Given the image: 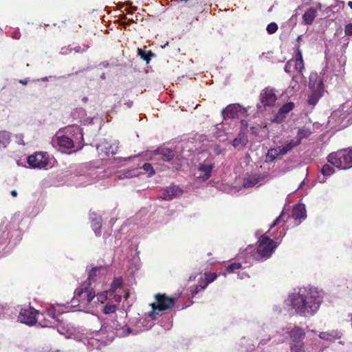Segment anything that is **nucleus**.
Here are the masks:
<instances>
[{"mask_svg":"<svg viewBox=\"0 0 352 352\" xmlns=\"http://www.w3.org/2000/svg\"><path fill=\"white\" fill-rule=\"evenodd\" d=\"M38 311L33 307L21 308L18 315V321L29 326L35 324L37 322L36 314Z\"/></svg>","mask_w":352,"mask_h":352,"instance_id":"nucleus-14","label":"nucleus"},{"mask_svg":"<svg viewBox=\"0 0 352 352\" xmlns=\"http://www.w3.org/2000/svg\"><path fill=\"white\" fill-rule=\"evenodd\" d=\"M295 83V85L298 84V79H297V76H292V83Z\"/></svg>","mask_w":352,"mask_h":352,"instance_id":"nucleus-61","label":"nucleus"},{"mask_svg":"<svg viewBox=\"0 0 352 352\" xmlns=\"http://www.w3.org/2000/svg\"><path fill=\"white\" fill-rule=\"evenodd\" d=\"M267 233H270V230L265 234H262L260 230L255 233L256 236L258 237L256 252L254 253L256 261L263 262L270 258L280 244V242L270 239Z\"/></svg>","mask_w":352,"mask_h":352,"instance_id":"nucleus-4","label":"nucleus"},{"mask_svg":"<svg viewBox=\"0 0 352 352\" xmlns=\"http://www.w3.org/2000/svg\"><path fill=\"white\" fill-rule=\"evenodd\" d=\"M241 267H243L241 262H234L228 265L226 271L227 273H233L235 272V270H239Z\"/></svg>","mask_w":352,"mask_h":352,"instance_id":"nucleus-41","label":"nucleus"},{"mask_svg":"<svg viewBox=\"0 0 352 352\" xmlns=\"http://www.w3.org/2000/svg\"><path fill=\"white\" fill-rule=\"evenodd\" d=\"M138 170L142 169L148 177H152L155 174V170L151 164L144 163L142 166L138 168Z\"/></svg>","mask_w":352,"mask_h":352,"instance_id":"nucleus-40","label":"nucleus"},{"mask_svg":"<svg viewBox=\"0 0 352 352\" xmlns=\"http://www.w3.org/2000/svg\"><path fill=\"white\" fill-rule=\"evenodd\" d=\"M294 108V104L292 102H289L284 104L278 110V113L275 116V120L280 122L284 118L285 114L290 112Z\"/></svg>","mask_w":352,"mask_h":352,"instance_id":"nucleus-25","label":"nucleus"},{"mask_svg":"<svg viewBox=\"0 0 352 352\" xmlns=\"http://www.w3.org/2000/svg\"><path fill=\"white\" fill-rule=\"evenodd\" d=\"M299 144V139L292 140L289 142L282 146L279 154H286L287 152L291 151L294 147L297 146Z\"/></svg>","mask_w":352,"mask_h":352,"instance_id":"nucleus-35","label":"nucleus"},{"mask_svg":"<svg viewBox=\"0 0 352 352\" xmlns=\"http://www.w3.org/2000/svg\"><path fill=\"white\" fill-rule=\"evenodd\" d=\"M21 219L20 212H16L1 230V246L5 245V254L9 253L21 240V231L19 230V222Z\"/></svg>","mask_w":352,"mask_h":352,"instance_id":"nucleus-3","label":"nucleus"},{"mask_svg":"<svg viewBox=\"0 0 352 352\" xmlns=\"http://www.w3.org/2000/svg\"><path fill=\"white\" fill-rule=\"evenodd\" d=\"M9 142V135L6 131H1V144L6 146V144Z\"/></svg>","mask_w":352,"mask_h":352,"instance_id":"nucleus-52","label":"nucleus"},{"mask_svg":"<svg viewBox=\"0 0 352 352\" xmlns=\"http://www.w3.org/2000/svg\"><path fill=\"white\" fill-rule=\"evenodd\" d=\"M344 33L346 36H352V23L345 25Z\"/></svg>","mask_w":352,"mask_h":352,"instance_id":"nucleus-53","label":"nucleus"},{"mask_svg":"<svg viewBox=\"0 0 352 352\" xmlns=\"http://www.w3.org/2000/svg\"><path fill=\"white\" fill-rule=\"evenodd\" d=\"M295 60H303L302 51L300 48V45L296 46V54Z\"/></svg>","mask_w":352,"mask_h":352,"instance_id":"nucleus-54","label":"nucleus"},{"mask_svg":"<svg viewBox=\"0 0 352 352\" xmlns=\"http://www.w3.org/2000/svg\"><path fill=\"white\" fill-rule=\"evenodd\" d=\"M217 167L216 160L213 155H208L204 160H200L196 165L194 175L199 182H205L211 177Z\"/></svg>","mask_w":352,"mask_h":352,"instance_id":"nucleus-6","label":"nucleus"},{"mask_svg":"<svg viewBox=\"0 0 352 352\" xmlns=\"http://www.w3.org/2000/svg\"><path fill=\"white\" fill-rule=\"evenodd\" d=\"M133 159V157H132L131 156L130 157H118V158H115L114 159V163H115V166H122L125 162L128 161V160H131Z\"/></svg>","mask_w":352,"mask_h":352,"instance_id":"nucleus-47","label":"nucleus"},{"mask_svg":"<svg viewBox=\"0 0 352 352\" xmlns=\"http://www.w3.org/2000/svg\"><path fill=\"white\" fill-rule=\"evenodd\" d=\"M10 194L12 197H16L17 196V191L16 190H12L11 192H10Z\"/></svg>","mask_w":352,"mask_h":352,"instance_id":"nucleus-62","label":"nucleus"},{"mask_svg":"<svg viewBox=\"0 0 352 352\" xmlns=\"http://www.w3.org/2000/svg\"><path fill=\"white\" fill-rule=\"evenodd\" d=\"M157 318V316H150L149 311L148 314H145L144 316L136 319L134 328L124 326L120 329H118L116 333L119 336H126L130 334L136 335L140 331L151 329Z\"/></svg>","mask_w":352,"mask_h":352,"instance_id":"nucleus-5","label":"nucleus"},{"mask_svg":"<svg viewBox=\"0 0 352 352\" xmlns=\"http://www.w3.org/2000/svg\"><path fill=\"white\" fill-rule=\"evenodd\" d=\"M309 78V89H324L323 80L316 72L311 73Z\"/></svg>","mask_w":352,"mask_h":352,"instance_id":"nucleus-24","label":"nucleus"},{"mask_svg":"<svg viewBox=\"0 0 352 352\" xmlns=\"http://www.w3.org/2000/svg\"><path fill=\"white\" fill-rule=\"evenodd\" d=\"M285 216L284 209L282 210L279 216L274 221V222L270 225V229H272L276 225H278L280 221H282L283 218Z\"/></svg>","mask_w":352,"mask_h":352,"instance_id":"nucleus-50","label":"nucleus"},{"mask_svg":"<svg viewBox=\"0 0 352 352\" xmlns=\"http://www.w3.org/2000/svg\"><path fill=\"white\" fill-rule=\"evenodd\" d=\"M294 67L295 69L297 70L300 74L302 75V70L305 68L303 60H295Z\"/></svg>","mask_w":352,"mask_h":352,"instance_id":"nucleus-44","label":"nucleus"},{"mask_svg":"<svg viewBox=\"0 0 352 352\" xmlns=\"http://www.w3.org/2000/svg\"><path fill=\"white\" fill-rule=\"evenodd\" d=\"M318 336L323 340L334 342L336 340L341 338V333L337 330H332L331 331L320 332Z\"/></svg>","mask_w":352,"mask_h":352,"instance_id":"nucleus-26","label":"nucleus"},{"mask_svg":"<svg viewBox=\"0 0 352 352\" xmlns=\"http://www.w3.org/2000/svg\"><path fill=\"white\" fill-rule=\"evenodd\" d=\"M324 292L318 287L307 285L294 289L285 300L288 311L299 317L315 316L324 299Z\"/></svg>","mask_w":352,"mask_h":352,"instance_id":"nucleus-1","label":"nucleus"},{"mask_svg":"<svg viewBox=\"0 0 352 352\" xmlns=\"http://www.w3.org/2000/svg\"><path fill=\"white\" fill-rule=\"evenodd\" d=\"M184 193V190L179 186L170 185L163 189L160 195V199L166 201H170L181 197Z\"/></svg>","mask_w":352,"mask_h":352,"instance_id":"nucleus-16","label":"nucleus"},{"mask_svg":"<svg viewBox=\"0 0 352 352\" xmlns=\"http://www.w3.org/2000/svg\"><path fill=\"white\" fill-rule=\"evenodd\" d=\"M98 151H100L101 152H103L104 154H116L117 152L116 149H114L108 142H104L101 143L100 145L97 147Z\"/></svg>","mask_w":352,"mask_h":352,"instance_id":"nucleus-33","label":"nucleus"},{"mask_svg":"<svg viewBox=\"0 0 352 352\" xmlns=\"http://www.w3.org/2000/svg\"><path fill=\"white\" fill-rule=\"evenodd\" d=\"M253 252V247L249 245L245 250L238 254V258L242 261L241 263L243 265V268L250 267L252 264L253 261L256 260L254 257Z\"/></svg>","mask_w":352,"mask_h":352,"instance_id":"nucleus-22","label":"nucleus"},{"mask_svg":"<svg viewBox=\"0 0 352 352\" xmlns=\"http://www.w3.org/2000/svg\"><path fill=\"white\" fill-rule=\"evenodd\" d=\"M89 170V164L87 163L74 164L63 172L61 183H52L50 178L47 177L41 181V185L44 187L63 185L75 187L84 186L91 182L88 173Z\"/></svg>","mask_w":352,"mask_h":352,"instance_id":"nucleus-2","label":"nucleus"},{"mask_svg":"<svg viewBox=\"0 0 352 352\" xmlns=\"http://www.w3.org/2000/svg\"><path fill=\"white\" fill-rule=\"evenodd\" d=\"M204 276L205 280L203 281V283L205 284V286L207 287L210 283H212L217 279L218 275L214 272H206L204 274Z\"/></svg>","mask_w":352,"mask_h":352,"instance_id":"nucleus-38","label":"nucleus"},{"mask_svg":"<svg viewBox=\"0 0 352 352\" xmlns=\"http://www.w3.org/2000/svg\"><path fill=\"white\" fill-rule=\"evenodd\" d=\"M172 148L169 147H160L155 151L154 154H171L173 153Z\"/></svg>","mask_w":352,"mask_h":352,"instance_id":"nucleus-46","label":"nucleus"},{"mask_svg":"<svg viewBox=\"0 0 352 352\" xmlns=\"http://www.w3.org/2000/svg\"><path fill=\"white\" fill-rule=\"evenodd\" d=\"M293 66H294V64H293V60H292L287 61L285 65V67H284L285 72L286 73L290 74L291 72H292V68L293 67Z\"/></svg>","mask_w":352,"mask_h":352,"instance_id":"nucleus-51","label":"nucleus"},{"mask_svg":"<svg viewBox=\"0 0 352 352\" xmlns=\"http://www.w3.org/2000/svg\"><path fill=\"white\" fill-rule=\"evenodd\" d=\"M109 296L111 302H113V303L116 304V305L121 302L122 298H124V302H126V305L128 306H131L132 305V300H129L131 298V294L126 290H122L120 292H112V294H110V292H109Z\"/></svg>","mask_w":352,"mask_h":352,"instance_id":"nucleus-21","label":"nucleus"},{"mask_svg":"<svg viewBox=\"0 0 352 352\" xmlns=\"http://www.w3.org/2000/svg\"><path fill=\"white\" fill-rule=\"evenodd\" d=\"M310 130L307 129H300L298 130L297 139H299L300 141L302 138H307L310 135Z\"/></svg>","mask_w":352,"mask_h":352,"instance_id":"nucleus-45","label":"nucleus"},{"mask_svg":"<svg viewBox=\"0 0 352 352\" xmlns=\"http://www.w3.org/2000/svg\"><path fill=\"white\" fill-rule=\"evenodd\" d=\"M320 172L322 175V177H318V181L320 183H324L326 182V177L331 176L335 170L329 164H324L322 166Z\"/></svg>","mask_w":352,"mask_h":352,"instance_id":"nucleus-29","label":"nucleus"},{"mask_svg":"<svg viewBox=\"0 0 352 352\" xmlns=\"http://www.w3.org/2000/svg\"><path fill=\"white\" fill-rule=\"evenodd\" d=\"M266 30L268 34H274L278 30V25L276 23H270L267 25Z\"/></svg>","mask_w":352,"mask_h":352,"instance_id":"nucleus-48","label":"nucleus"},{"mask_svg":"<svg viewBox=\"0 0 352 352\" xmlns=\"http://www.w3.org/2000/svg\"><path fill=\"white\" fill-rule=\"evenodd\" d=\"M327 161L341 170L352 168V155H327Z\"/></svg>","mask_w":352,"mask_h":352,"instance_id":"nucleus-13","label":"nucleus"},{"mask_svg":"<svg viewBox=\"0 0 352 352\" xmlns=\"http://www.w3.org/2000/svg\"><path fill=\"white\" fill-rule=\"evenodd\" d=\"M133 262L134 263V265H135V270H137L140 268V259H139V257L138 256H134L133 258Z\"/></svg>","mask_w":352,"mask_h":352,"instance_id":"nucleus-55","label":"nucleus"},{"mask_svg":"<svg viewBox=\"0 0 352 352\" xmlns=\"http://www.w3.org/2000/svg\"><path fill=\"white\" fill-rule=\"evenodd\" d=\"M123 285V278L121 276L114 278L113 280L111 283L110 287L109 289V292L112 294L114 292H120L124 290L122 288Z\"/></svg>","mask_w":352,"mask_h":352,"instance_id":"nucleus-32","label":"nucleus"},{"mask_svg":"<svg viewBox=\"0 0 352 352\" xmlns=\"http://www.w3.org/2000/svg\"><path fill=\"white\" fill-rule=\"evenodd\" d=\"M140 171L138 168H133L131 170H124L118 175V178L120 179H126V178H132L134 177H137L140 174Z\"/></svg>","mask_w":352,"mask_h":352,"instance_id":"nucleus-34","label":"nucleus"},{"mask_svg":"<svg viewBox=\"0 0 352 352\" xmlns=\"http://www.w3.org/2000/svg\"><path fill=\"white\" fill-rule=\"evenodd\" d=\"M317 16V9L309 8L302 15V21L305 25H311Z\"/></svg>","mask_w":352,"mask_h":352,"instance_id":"nucleus-27","label":"nucleus"},{"mask_svg":"<svg viewBox=\"0 0 352 352\" xmlns=\"http://www.w3.org/2000/svg\"><path fill=\"white\" fill-rule=\"evenodd\" d=\"M52 144L60 152L67 153V154L77 152L83 146L80 143L75 144L72 138L61 134L60 131L56 133L52 139Z\"/></svg>","mask_w":352,"mask_h":352,"instance_id":"nucleus-7","label":"nucleus"},{"mask_svg":"<svg viewBox=\"0 0 352 352\" xmlns=\"http://www.w3.org/2000/svg\"><path fill=\"white\" fill-rule=\"evenodd\" d=\"M239 107L235 104H230L222 111L224 118H234L237 116Z\"/></svg>","mask_w":352,"mask_h":352,"instance_id":"nucleus-30","label":"nucleus"},{"mask_svg":"<svg viewBox=\"0 0 352 352\" xmlns=\"http://www.w3.org/2000/svg\"><path fill=\"white\" fill-rule=\"evenodd\" d=\"M266 182V175L254 173L246 175L243 178V186L244 188L259 186Z\"/></svg>","mask_w":352,"mask_h":352,"instance_id":"nucleus-17","label":"nucleus"},{"mask_svg":"<svg viewBox=\"0 0 352 352\" xmlns=\"http://www.w3.org/2000/svg\"><path fill=\"white\" fill-rule=\"evenodd\" d=\"M39 324L42 327H53V325L51 324V322H50L48 321H44V322L40 321L39 322Z\"/></svg>","mask_w":352,"mask_h":352,"instance_id":"nucleus-56","label":"nucleus"},{"mask_svg":"<svg viewBox=\"0 0 352 352\" xmlns=\"http://www.w3.org/2000/svg\"><path fill=\"white\" fill-rule=\"evenodd\" d=\"M102 342L100 341L98 338H95L94 336L88 338L87 344L90 345L93 348H100Z\"/></svg>","mask_w":352,"mask_h":352,"instance_id":"nucleus-42","label":"nucleus"},{"mask_svg":"<svg viewBox=\"0 0 352 352\" xmlns=\"http://www.w3.org/2000/svg\"><path fill=\"white\" fill-rule=\"evenodd\" d=\"M289 338V349L294 352H306L305 339L306 333L303 328L295 326L287 333Z\"/></svg>","mask_w":352,"mask_h":352,"instance_id":"nucleus-8","label":"nucleus"},{"mask_svg":"<svg viewBox=\"0 0 352 352\" xmlns=\"http://www.w3.org/2000/svg\"><path fill=\"white\" fill-rule=\"evenodd\" d=\"M179 296L170 298L165 294H157L155 296V302L151 304L152 310L150 316H162L163 311L171 309L175 305Z\"/></svg>","mask_w":352,"mask_h":352,"instance_id":"nucleus-9","label":"nucleus"},{"mask_svg":"<svg viewBox=\"0 0 352 352\" xmlns=\"http://www.w3.org/2000/svg\"><path fill=\"white\" fill-rule=\"evenodd\" d=\"M1 314H3L4 317L13 318L16 316L17 309L8 304L1 305Z\"/></svg>","mask_w":352,"mask_h":352,"instance_id":"nucleus-31","label":"nucleus"},{"mask_svg":"<svg viewBox=\"0 0 352 352\" xmlns=\"http://www.w3.org/2000/svg\"><path fill=\"white\" fill-rule=\"evenodd\" d=\"M96 298L95 292L87 287L85 288H77L74 292V298L72 300H77L80 307L85 308Z\"/></svg>","mask_w":352,"mask_h":352,"instance_id":"nucleus-12","label":"nucleus"},{"mask_svg":"<svg viewBox=\"0 0 352 352\" xmlns=\"http://www.w3.org/2000/svg\"><path fill=\"white\" fill-rule=\"evenodd\" d=\"M26 162L30 168L38 169H49L57 164L54 155H28Z\"/></svg>","mask_w":352,"mask_h":352,"instance_id":"nucleus-11","label":"nucleus"},{"mask_svg":"<svg viewBox=\"0 0 352 352\" xmlns=\"http://www.w3.org/2000/svg\"><path fill=\"white\" fill-rule=\"evenodd\" d=\"M96 299L98 302L103 303L107 299H109V291L98 293L96 295Z\"/></svg>","mask_w":352,"mask_h":352,"instance_id":"nucleus-43","label":"nucleus"},{"mask_svg":"<svg viewBox=\"0 0 352 352\" xmlns=\"http://www.w3.org/2000/svg\"><path fill=\"white\" fill-rule=\"evenodd\" d=\"M248 277H249V276L245 272L238 274V278H240V279H244V278H248Z\"/></svg>","mask_w":352,"mask_h":352,"instance_id":"nucleus-58","label":"nucleus"},{"mask_svg":"<svg viewBox=\"0 0 352 352\" xmlns=\"http://www.w3.org/2000/svg\"><path fill=\"white\" fill-rule=\"evenodd\" d=\"M72 50L77 53H80L84 51V50H82L80 46L71 49L70 52H72Z\"/></svg>","mask_w":352,"mask_h":352,"instance_id":"nucleus-59","label":"nucleus"},{"mask_svg":"<svg viewBox=\"0 0 352 352\" xmlns=\"http://www.w3.org/2000/svg\"><path fill=\"white\" fill-rule=\"evenodd\" d=\"M116 304L113 303V302H108L104 306L102 311L104 314H110L114 313L116 311Z\"/></svg>","mask_w":352,"mask_h":352,"instance_id":"nucleus-39","label":"nucleus"},{"mask_svg":"<svg viewBox=\"0 0 352 352\" xmlns=\"http://www.w3.org/2000/svg\"><path fill=\"white\" fill-rule=\"evenodd\" d=\"M78 131H79V134H80V138L83 140V135H82V133H81L80 130L79 128H77Z\"/></svg>","mask_w":352,"mask_h":352,"instance_id":"nucleus-63","label":"nucleus"},{"mask_svg":"<svg viewBox=\"0 0 352 352\" xmlns=\"http://www.w3.org/2000/svg\"><path fill=\"white\" fill-rule=\"evenodd\" d=\"M207 287L203 282H199L197 285H192L190 287V295L191 298L195 297V296L199 292L204 291Z\"/></svg>","mask_w":352,"mask_h":352,"instance_id":"nucleus-36","label":"nucleus"},{"mask_svg":"<svg viewBox=\"0 0 352 352\" xmlns=\"http://www.w3.org/2000/svg\"><path fill=\"white\" fill-rule=\"evenodd\" d=\"M86 272L88 274V285H90L91 283L95 282L97 280L98 277H100L105 273L106 269L101 265L93 266L92 265H90L86 267Z\"/></svg>","mask_w":352,"mask_h":352,"instance_id":"nucleus-20","label":"nucleus"},{"mask_svg":"<svg viewBox=\"0 0 352 352\" xmlns=\"http://www.w3.org/2000/svg\"><path fill=\"white\" fill-rule=\"evenodd\" d=\"M259 98L264 107H273L277 100L274 89L270 87H266L261 91Z\"/></svg>","mask_w":352,"mask_h":352,"instance_id":"nucleus-18","label":"nucleus"},{"mask_svg":"<svg viewBox=\"0 0 352 352\" xmlns=\"http://www.w3.org/2000/svg\"><path fill=\"white\" fill-rule=\"evenodd\" d=\"M192 303L193 302L192 300H190L189 303L185 305L179 306V305H177L176 308L177 310L183 309L190 307L191 305H192Z\"/></svg>","mask_w":352,"mask_h":352,"instance_id":"nucleus-57","label":"nucleus"},{"mask_svg":"<svg viewBox=\"0 0 352 352\" xmlns=\"http://www.w3.org/2000/svg\"><path fill=\"white\" fill-rule=\"evenodd\" d=\"M311 91V94L308 97L307 102L308 104L314 107L319 100L322 97L324 89H310Z\"/></svg>","mask_w":352,"mask_h":352,"instance_id":"nucleus-28","label":"nucleus"},{"mask_svg":"<svg viewBox=\"0 0 352 352\" xmlns=\"http://www.w3.org/2000/svg\"><path fill=\"white\" fill-rule=\"evenodd\" d=\"M281 157L282 155H262L256 164V167L261 171L258 173L266 175V181H267L270 175V171L278 169V166L282 161Z\"/></svg>","mask_w":352,"mask_h":352,"instance_id":"nucleus-10","label":"nucleus"},{"mask_svg":"<svg viewBox=\"0 0 352 352\" xmlns=\"http://www.w3.org/2000/svg\"><path fill=\"white\" fill-rule=\"evenodd\" d=\"M89 220L91 222V226L96 236H100L102 234V218L100 215L97 214L94 212H89Z\"/></svg>","mask_w":352,"mask_h":352,"instance_id":"nucleus-23","label":"nucleus"},{"mask_svg":"<svg viewBox=\"0 0 352 352\" xmlns=\"http://www.w3.org/2000/svg\"><path fill=\"white\" fill-rule=\"evenodd\" d=\"M138 51V55L140 56V58H142L144 60H146V63H148L149 60H151L150 55H148L146 52L142 49L139 48Z\"/></svg>","mask_w":352,"mask_h":352,"instance_id":"nucleus-49","label":"nucleus"},{"mask_svg":"<svg viewBox=\"0 0 352 352\" xmlns=\"http://www.w3.org/2000/svg\"><path fill=\"white\" fill-rule=\"evenodd\" d=\"M248 142L247 137L244 135L239 134L238 137H236L233 141H232V145L234 147H238L240 146H244Z\"/></svg>","mask_w":352,"mask_h":352,"instance_id":"nucleus-37","label":"nucleus"},{"mask_svg":"<svg viewBox=\"0 0 352 352\" xmlns=\"http://www.w3.org/2000/svg\"><path fill=\"white\" fill-rule=\"evenodd\" d=\"M348 6L350 7V8L352 10V1L348 2Z\"/></svg>","mask_w":352,"mask_h":352,"instance_id":"nucleus-64","label":"nucleus"},{"mask_svg":"<svg viewBox=\"0 0 352 352\" xmlns=\"http://www.w3.org/2000/svg\"><path fill=\"white\" fill-rule=\"evenodd\" d=\"M292 217L295 221V226H299L307 218L305 205L302 203L295 204L293 207Z\"/></svg>","mask_w":352,"mask_h":352,"instance_id":"nucleus-19","label":"nucleus"},{"mask_svg":"<svg viewBox=\"0 0 352 352\" xmlns=\"http://www.w3.org/2000/svg\"><path fill=\"white\" fill-rule=\"evenodd\" d=\"M173 155H164V160H166V161H170L173 159Z\"/></svg>","mask_w":352,"mask_h":352,"instance_id":"nucleus-60","label":"nucleus"},{"mask_svg":"<svg viewBox=\"0 0 352 352\" xmlns=\"http://www.w3.org/2000/svg\"><path fill=\"white\" fill-rule=\"evenodd\" d=\"M69 303L67 302L66 304L54 303L50 304L45 310V314L49 317L54 320L57 322H60L58 318V316L67 312Z\"/></svg>","mask_w":352,"mask_h":352,"instance_id":"nucleus-15","label":"nucleus"}]
</instances>
